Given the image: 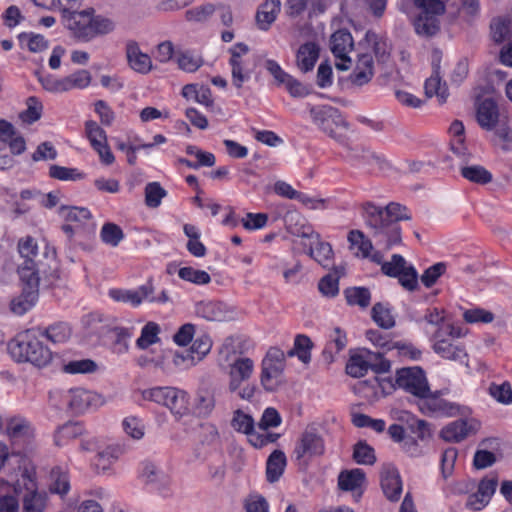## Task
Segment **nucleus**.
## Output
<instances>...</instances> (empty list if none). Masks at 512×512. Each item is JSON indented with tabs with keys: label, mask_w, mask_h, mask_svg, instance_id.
<instances>
[{
	"label": "nucleus",
	"mask_w": 512,
	"mask_h": 512,
	"mask_svg": "<svg viewBox=\"0 0 512 512\" xmlns=\"http://www.w3.org/2000/svg\"><path fill=\"white\" fill-rule=\"evenodd\" d=\"M370 236L375 244L385 250L399 244L401 238V220H410L406 207L391 202L385 208L367 202L362 205Z\"/></svg>",
	"instance_id": "obj_1"
},
{
	"label": "nucleus",
	"mask_w": 512,
	"mask_h": 512,
	"mask_svg": "<svg viewBox=\"0 0 512 512\" xmlns=\"http://www.w3.org/2000/svg\"><path fill=\"white\" fill-rule=\"evenodd\" d=\"M35 331H25L9 341L7 350L17 362H30L35 366H46L52 359L50 348L44 345Z\"/></svg>",
	"instance_id": "obj_2"
},
{
	"label": "nucleus",
	"mask_w": 512,
	"mask_h": 512,
	"mask_svg": "<svg viewBox=\"0 0 512 512\" xmlns=\"http://www.w3.org/2000/svg\"><path fill=\"white\" fill-rule=\"evenodd\" d=\"M414 4L421 10L414 22L417 34L434 36L440 29L438 16L445 13V3L442 0H414Z\"/></svg>",
	"instance_id": "obj_3"
},
{
	"label": "nucleus",
	"mask_w": 512,
	"mask_h": 512,
	"mask_svg": "<svg viewBox=\"0 0 512 512\" xmlns=\"http://www.w3.org/2000/svg\"><path fill=\"white\" fill-rule=\"evenodd\" d=\"M144 400L167 407L173 414L182 416L187 411V393L175 387H153L141 391Z\"/></svg>",
	"instance_id": "obj_4"
},
{
	"label": "nucleus",
	"mask_w": 512,
	"mask_h": 512,
	"mask_svg": "<svg viewBox=\"0 0 512 512\" xmlns=\"http://www.w3.org/2000/svg\"><path fill=\"white\" fill-rule=\"evenodd\" d=\"M18 274L23 285L22 293L12 299L10 309L14 314L21 316L30 310L38 299L40 276L35 275L33 269L28 267L19 269Z\"/></svg>",
	"instance_id": "obj_5"
},
{
	"label": "nucleus",
	"mask_w": 512,
	"mask_h": 512,
	"mask_svg": "<svg viewBox=\"0 0 512 512\" xmlns=\"http://www.w3.org/2000/svg\"><path fill=\"white\" fill-rule=\"evenodd\" d=\"M313 122L331 138L340 141L347 128L339 110L329 105L313 106L310 109Z\"/></svg>",
	"instance_id": "obj_6"
},
{
	"label": "nucleus",
	"mask_w": 512,
	"mask_h": 512,
	"mask_svg": "<svg viewBox=\"0 0 512 512\" xmlns=\"http://www.w3.org/2000/svg\"><path fill=\"white\" fill-rule=\"evenodd\" d=\"M285 355L278 348H270L262 360L261 384L266 391H275L283 383Z\"/></svg>",
	"instance_id": "obj_7"
},
{
	"label": "nucleus",
	"mask_w": 512,
	"mask_h": 512,
	"mask_svg": "<svg viewBox=\"0 0 512 512\" xmlns=\"http://www.w3.org/2000/svg\"><path fill=\"white\" fill-rule=\"evenodd\" d=\"M231 426L237 432L248 436V441L255 448H262L269 443H274L279 438L277 433H260L255 429L254 419L238 409L233 413Z\"/></svg>",
	"instance_id": "obj_8"
},
{
	"label": "nucleus",
	"mask_w": 512,
	"mask_h": 512,
	"mask_svg": "<svg viewBox=\"0 0 512 512\" xmlns=\"http://www.w3.org/2000/svg\"><path fill=\"white\" fill-rule=\"evenodd\" d=\"M395 385L417 398L426 396L429 392L427 378L420 367L398 369L395 377Z\"/></svg>",
	"instance_id": "obj_9"
},
{
	"label": "nucleus",
	"mask_w": 512,
	"mask_h": 512,
	"mask_svg": "<svg viewBox=\"0 0 512 512\" xmlns=\"http://www.w3.org/2000/svg\"><path fill=\"white\" fill-rule=\"evenodd\" d=\"M71 7L63 8L65 27L73 36L82 41L92 40V15L89 11H69Z\"/></svg>",
	"instance_id": "obj_10"
},
{
	"label": "nucleus",
	"mask_w": 512,
	"mask_h": 512,
	"mask_svg": "<svg viewBox=\"0 0 512 512\" xmlns=\"http://www.w3.org/2000/svg\"><path fill=\"white\" fill-rule=\"evenodd\" d=\"M325 445L321 434L315 428H306L296 443L294 454L297 460L324 454Z\"/></svg>",
	"instance_id": "obj_11"
},
{
	"label": "nucleus",
	"mask_w": 512,
	"mask_h": 512,
	"mask_svg": "<svg viewBox=\"0 0 512 512\" xmlns=\"http://www.w3.org/2000/svg\"><path fill=\"white\" fill-rule=\"evenodd\" d=\"M354 46L351 34L346 30H338L332 34L330 39V48L340 62L335 64L338 70L346 71L350 68L351 58L348 56Z\"/></svg>",
	"instance_id": "obj_12"
},
{
	"label": "nucleus",
	"mask_w": 512,
	"mask_h": 512,
	"mask_svg": "<svg viewBox=\"0 0 512 512\" xmlns=\"http://www.w3.org/2000/svg\"><path fill=\"white\" fill-rule=\"evenodd\" d=\"M231 54L229 64L231 66L232 83L240 89L243 83L251 76V71L246 67L243 56L249 52V48L244 43H237L229 49Z\"/></svg>",
	"instance_id": "obj_13"
},
{
	"label": "nucleus",
	"mask_w": 512,
	"mask_h": 512,
	"mask_svg": "<svg viewBox=\"0 0 512 512\" xmlns=\"http://www.w3.org/2000/svg\"><path fill=\"white\" fill-rule=\"evenodd\" d=\"M154 287L148 282L136 290L115 288L109 291V296L116 302L127 303L133 307L140 306L144 301H153Z\"/></svg>",
	"instance_id": "obj_14"
},
{
	"label": "nucleus",
	"mask_w": 512,
	"mask_h": 512,
	"mask_svg": "<svg viewBox=\"0 0 512 512\" xmlns=\"http://www.w3.org/2000/svg\"><path fill=\"white\" fill-rule=\"evenodd\" d=\"M18 251L24 262L19 266V269L24 267L32 268L35 275L46 274L47 270L45 264L38 259V247L35 239L31 236H26L18 241Z\"/></svg>",
	"instance_id": "obj_15"
},
{
	"label": "nucleus",
	"mask_w": 512,
	"mask_h": 512,
	"mask_svg": "<svg viewBox=\"0 0 512 512\" xmlns=\"http://www.w3.org/2000/svg\"><path fill=\"white\" fill-rule=\"evenodd\" d=\"M381 488L390 501H398L402 493V481L398 470L390 465H384L380 475Z\"/></svg>",
	"instance_id": "obj_16"
},
{
	"label": "nucleus",
	"mask_w": 512,
	"mask_h": 512,
	"mask_svg": "<svg viewBox=\"0 0 512 512\" xmlns=\"http://www.w3.org/2000/svg\"><path fill=\"white\" fill-rule=\"evenodd\" d=\"M374 75V62L372 55L367 52L357 54V60L354 70L349 76V81L358 87H361L372 79Z\"/></svg>",
	"instance_id": "obj_17"
},
{
	"label": "nucleus",
	"mask_w": 512,
	"mask_h": 512,
	"mask_svg": "<svg viewBox=\"0 0 512 512\" xmlns=\"http://www.w3.org/2000/svg\"><path fill=\"white\" fill-rule=\"evenodd\" d=\"M99 403L100 397L92 391L83 388H75L69 391L68 407L76 414L83 413L91 407H96Z\"/></svg>",
	"instance_id": "obj_18"
},
{
	"label": "nucleus",
	"mask_w": 512,
	"mask_h": 512,
	"mask_svg": "<svg viewBox=\"0 0 512 512\" xmlns=\"http://www.w3.org/2000/svg\"><path fill=\"white\" fill-rule=\"evenodd\" d=\"M129 67L137 73L147 74L152 69V61L148 54L140 50L139 44L129 40L125 46Z\"/></svg>",
	"instance_id": "obj_19"
},
{
	"label": "nucleus",
	"mask_w": 512,
	"mask_h": 512,
	"mask_svg": "<svg viewBox=\"0 0 512 512\" xmlns=\"http://www.w3.org/2000/svg\"><path fill=\"white\" fill-rule=\"evenodd\" d=\"M254 371V362L248 357H238L230 365L229 390L231 392L240 388L243 381H247Z\"/></svg>",
	"instance_id": "obj_20"
},
{
	"label": "nucleus",
	"mask_w": 512,
	"mask_h": 512,
	"mask_svg": "<svg viewBox=\"0 0 512 512\" xmlns=\"http://www.w3.org/2000/svg\"><path fill=\"white\" fill-rule=\"evenodd\" d=\"M198 316L208 321H226L232 318V311L222 302L200 301L195 306Z\"/></svg>",
	"instance_id": "obj_21"
},
{
	"label": "nucleus",
	"mask_w": 512,
	"mask_h": 512,
	"mask_svg": "<svg viewBox=\"0 0 512 512\" xmlns=\"http://www.w3.org/2000/svg\"><path fill=\"white\" fill-rule=\"evenodd\" d=\"M5 433L12 440H29L34 437V428L25 417L12 416L5 420Z\"/></svg>",
	"instance_id": "obj_22"
},
{
	"label": "nucleus",
	"mask_w": 512,
	"mask_h": 512,
	"mask_svg": "<svg viewBox=\"0 0 512 512\" xmlns=\"http://www.w3.org/2000/svg\"><path fill=\"white\" fill-rule=\"evenodd\" d=\"M418 407L424 414L438 413L441 415H454L456 408L436 394L429 392L426 396L419 397Z\"/></svg>",
	"instance_id": "obj_23"
},
{
	"label": "nucleus",
	"mask_w": 512,
	"mask_h": 512,
	"mask_svg": "<svg viewBox=\"0 0 512 512\" xmlns=\"http://www.w3.org/2000/svg\"><path fill=\"white\" fill-rule=\"evenodd\" d=\"M216 390L214 387H201L195 396L194 413L200 418H208L215 409Z\"/></svg>",
	"instance_id": "obj_24"
},
{
	"label": "nucleus",
	"mask_w": 512,
	"mask_h": 512,
	"mask_svg": "<svg viewBox=\"0 0 512 512\" xmlns=\"http://www.w3.org/2000/svg\"><path fill=\"white\" fill-rule=\"evenodd\" d=\"M439 62V57L432 61L433 73L425 82V94L429 98L436 96L440 103H444L448 97V89L446 83H441Z\"/></svg>",
	"instance_id": "obj_25"
},
{
	"label": "nucleus",
	"mask_w": 512,
	"mask_h": 512,
	"mask_svg": "<svg viewBox=\"0 0 512 512\" xmlns=\"http://www.w3.org/2000/svg\"><path fill=\"white\" fill-rule=\"evenodd\" d=\"M320 48L314 42L302 44L296 53V66L303 73L313 70L319 58Z\"/></svg>",
	"instance_id": "obj_26"
},
{
	"label": "nucleus",
	"mask_w": 512,
	"mask_h": 512,
	"mask_svg": "<svg viewBox=\"0 0 512 512\" xmlns=\"http://www.w3.org/2000/svg\"><path fill=\"white\" fill-rule=\"evenodd\" d=\"M280 0H266L262 3L256 13V22L261 30H268L271 24L276 20L280 12Z\"/></svg>",
	"instance_id": "obj_27"
},
{
	"label": "nucleus",
	"mask_w": 512,
	"mask_h": 512,
	"mask_svg": "<svg viewBox=\"0 0 512 512\" xmlns=\"http://www.w3.org/2000/svg\"><path fill=\"white\" fill-rule=\"evenodd\" d=\"M474 432L475 428L472 424H469L467 421L457 420L441 430V437L447 442H460Z\"/></svg>",
	"instance_id": "obj_28"
},
{
	"label": "nucleus",
	"mask_w": 512,
	"mask_h": 512,
	"mask_svg": "<svg viewBox=\"0 0 512 512\" xmlns=\"http://www.w3.org/2000/svg\"><path fill=\"white\" fill-rule=\"evenodd\" d=\"M497 120L498 109L496 103L490 98L484 99L477 108L479 125L486 130H491L495 127Z\"/></svg>",
	"instance_id": "obj_29"
},
{
	"label": "nucleus",
	"mask_w": 512,
	"mask_h": 512,
	"mask_svg": "<svg viewBox=\"0 0 512 512\" xmlns=\"http://www.w3.org/2000/svg\"><path fill=\"white\" fill-rule=\"evenodd\" d=\"M433 349L442 358L467 364L468 355L464 347L459 344L451 341H439L433 344Z\"/></svg>",
	"instance_id": "obj_30"
},
{
	"label": "nucleus",
	"mask_w": 512,
	"mask_h": 512,
	"mask_svg": "<svg viewBox=\"0 0 512 512\" xmlns=\"http://www.w3.org/2000/svg\"><path fill=\"white\" fill-rule=\"evenodd\" d=\"M286 456L281 450H274L267 459L266 476L271 483L276 482L284 472Z\"/></svg>",
	"instance_id": "obj_31"
},
{
	"label": "nucleus",
	"mask_w": 512,
	"mask_h": 512,
	"mask_svg": "<svg viewBox=\"0 0 512 512\" xmlns=\"http://www.w3.org/2000/svg\"><path fill=\"white\" fill-rule=\"evenodd\" d=\"M315 239L316 246L309 249V255L321 266L328 268L332 265L333 260L332 246L327 242L321 241L319 234H315Z\"/></svg>",
	"instance_id": "obj_32"
},
{
	"label": "nucleus",
	"mask_w": 512,
	"mask_h": 512,
	"mask_svg": "<svg viewBox=\"0 0 512 512\" xmlns=\"http://www.w3.org/2000/svg\"><path fill=\"white\" fill-rule=\"evenodd\" d=\"M84 432L79 422H67L57 429L54 435V442L57 446H65L69 440L81 436Z\"/></svg>",
	"instance_id": "obj_33"
},
{
	"label": "nucleus",
	"mask_w": 512,
	"mask_h": 512,
	"mask_svg": "<svg viewBox=\"0 0 512 512\" xmlns=\"http://www.w3.org/2000/svg\"><path fill=\"white\" fill-rule=\"evenodd\" d=\"M36 332L41 338H46L54 344L67 341L71 335V330L65 323H57L43 330L38 329Z\"/></svg>",
	"instance_id": "obj_34"
},
{
	"label": "nucleus",
	"mask_w": 512,
	"mask_h": 512,
	"mask_svg": "<svg viewBox=\"0 0 512 512\" xmlns=\"http://www.w3.org/2000/svg\"><path fill=\"white\" fill-rule=\"evenodd\" d=\"M365 480V473L361 469L342 471L338 477L339 488L345 491H352L360 487Z\"/></svg>",
	"instance_id": "obj_35"
},
{
	"label": "nucleus",
	"mask_w": 512,
	"mask_h": 512,
	"mask_svg": "<svg viewBox=\"0 0 512 512\" xmlns=\"http://www.w3.org/2000/svg\"><path fill=\"white\" fill-rule=\"evenodd\" d=\"M346 301L349 305H357L367 308L370 305L371 293L366 287H350L344 290Z\"/></svg>",
	"instance_id": "obj_36"
},
{
	"label": "nucleus",
	"mask_w": 512,
	"mask_h": 512,
	"mask_svg": "<svg viewBox=\"0 0 512 512\" xmlns=\"http://www.w3.org/2000/svg\"><path fill=\"white\" fill-rule=\"evenodd\" d=\"M50 478L49 490L51 493L58 494L61 497L68 493L70 490V480L66 472L55 468L51 471Z\"/></svg>",
	"instance_id": "obj_37"
},
{
	"label": "nucleus",
	"mask_w": 512,
	"mask_h": 512,
	"mask_svg": "<svg viewBox=\"0 0 512 512\" xmlns=\"http://www.w3.org/2000/svg\"><path fill=\"white\" fill-rule=\"evenodd\" d=\"M141 476L146 483L155 484L158 487H164L169 482L168 476L150 462L144 463Z\"/></svg>",
	"instance_id": "obj_38"
},
{
	"label": "nucleus",
	"mask_w": 512,
	"mask_h": 512,
	"mask_svg": "<svg viewBox=\"0 0 512 512\" xmlns=\"http://www.w3.org/2000/svg\"><path fill=\"white\" fill-rule=\"evenodd\" d=\"M59 213L66 222L74 223L76 227H80L91 218V213L86 208L62 206Z\"/></svg>",
	"instance_id": "obj_39"
},
{
	"label": "nucleus",
	"mask_w": 512,
	"mask_h": 512,
	"mask_svg": "<svg viewBox=\"0 0 512 512\" xmlns=\"http://www.w3.org/2000/svg\"><path fill=\"white\" fill-rule=\"evenodd\" d=\"M312 348V341L306 335H297L294 341V347L288 351L287 355L292 357L296 355L303 363L310 361V349Z\"/></svg>",
	"instance_id": "obj_40"
},
{
	"label": "nucleus",
	"mask_w": 512,
	"mask_h": 512,
	"mask_svg": "<svg viewBox=\"0 0 512 512\" xmlns=\"http://www.w3.org/2000/svg\"><path fill=\"white\" fill-rule=\"evenodd\" d=\"M461 174L465 179L481 185L492 181V174L480 165L462 167Z\"/></svg>",
	"instance_id": "obj_41"
},
{
	"label": "nucleus",
	"mask_w": 512,
	"mask_h": 512,
	"mask_svg": "<svg viewBox=\"0 0 512 512\" xmlns=\"http://www.w3.org/2000/svg\"><path fill=\"white\" fill-rule=\"evenodd\" d=\"M365 45L371 47L375 56L384 61L388 56V50L386 43L373 31H367L363 42L359 43V46Z\"/></svg>",
	"instance_id": "obj_42"
},
{
	"label": "nucleus",
	"mask_w": 512,
	"mask_h": 512,
	"mask_svg": "<svg viewBox=\"0 0 512 512\" xmlns=\"http://www.w3.org/2000/svg\"><path fill=\"white\" fill-rule=\"evenodd\" d=\"M101 240L111 246L117 247L124 238L123 230L115 223H105L100 231Z\"/></svg>",
	"instance_id": "obj_43"
},
{
	"label": "nucleus",
	"mask_w": 512,
	"mask_h": 512,
	"mask_svg": "<svg viewBox=\"0 0 512 512\" xmlns=\"http://www.w3.org/2000/svg\"><path fill=\"white\" fill-rule=\"evenodd\" d=\"M160 327L155 322H148L141 330V335L137 339L136 344L140 349H146L150 345L159 341L158 334Z\"/></svg>",
	"instance_id": "obj_44"
},
{
	"label": "nucleus",
	"mask_w": 512,
	"mask_h": 512,
	"mask_svg": "<svg viewBox=\"0 0 512 512\" xmlns=\"http://www.w3.org/2000/svg\"><path fill=\"white\" fill-rule=\"evenodd\" d=\"M85 131L91 146L95 148H103L107 143V136L105 131L98 125L97 122L89 120L85 123Z\"/></svg>",
	"instance_id": "obj_45"
},
{
	"label": "nucleus",
	"mask_w": 512,
	"mask_h": 512,
	"mask_svg": "<svg viewBox=\"0 0 512 512\" xmlns=\"http://www.w3.org/2000/svg\"><path fill=\"white\" fill-rule=\"evenodd\" d=\"M372 319L383 329H390L395 325L394 317L390 310L382 303H376L371 310Z\"/></svg>",
	"instance_id": "obj_46"
},
{
	"label": "nucleus",
	"mask_w": 512,
	"mask_h": 512,
	"mask_svg": "<svg viewBox=\"0 0 512 512\" xmlns=\"http://www.w3.org/2000/svg\"><path fill=\"white\" fill-rule=\"evenodd\" d=\"M353 459L362 465H373L376 462L374 449L364 441H359L354 446Z\"/></svg>",
	"instance_id": "obj_47"
},
{
	"label": "nucleus",
	"mask_w": 512,
	"mask_h": 512,
	"mask_svg": "<svg viewBox=\"0 0 512 512\" xmlns=\"http://www.w3.org/2000/svg\"><path fill=\"white\" fill-rule=\"evenodd\" d=\"M369 364V358L365 359L363 355H353L346 365V372L355 378L363 377L369 370Z\"/></svg>",
	"instance_id": "obj_48"
},
{
	"label": "nucleus",
	"mask_w": 512,
	"mask_h": 512,
	"mask_svg": "<svg viewBox=\"0 0 512 512\" xmlns=\"http://www.w3.org/2000/svg\"><path fill=\"white\" fill-rule=\"evenodd\" d=\"M489 394L499 403L504 405L512 404V386L505 381L502 384L492 383L489 387Z\"/></svg>",
	"instance_id": "obj_49"
},
{
	"label": "nucleus",
	"mask_w": 512,
	"mask_h": 512,
	"mask_svg": "<svg viewBox=\"0 0 512 512\" xmlns=\"http://www.w3.org/2000/svg\"><path fill=\"white\" fill-rule=\"evenodd\" d=\"M463 319L469 324L484 323L488 324L494 321L495 316L491 311L476 307L468 309L463 313Z\"/></svg>",
	"instance_id": "obj_50"
},
{
	"label": "nucleus",
	"mask_w": 512,
	"mask_h": 512,
	"mask_svg": "<svg viewBox=\"0 0 512 512\" xmlns=\"http://www.w3.org/2000/svg\"><path fill=\"white\" fill-rule=\"evenodd\" d=\"M348 240L352 246L358 247V251L361 253L363 258L369 257L373 250V244L370 239L365 238L363 232L359 230L350 231L348 234Z\"/></svg>",
	"instance_id": "obj_51"
},
{
	"label": "nucleus",
	"mask_w": 512,
	"mask_h": 512,
	"mask_svg": "<svg viewBox=\"0 0 512 512\" xmlns=\"http://www.w3.org/2000/svg\"><path fill=\"white\" fill-rule=\"evenodd\" d=\"M178 275L181 279L198 285L208 284L211 281V277L206 271L197 270L193 267L180 268Z\"/></svg>",
	"instance_id": "obj_52"
},
{
	"label": "nucleus",
	"mask_w": 512,
	"mask_h": 512,
	"mask_svg": "<svg viewBox=\"0 0 512 512\" xmlns=\"http://www.w3.org/2000/svg\"><path fill=\"white\" fill-rule=\"evenodd\" d=\"M49 176L62 181H75L84 178V174L76 168H67L59 165L50 166Z\"/></svg>",
	"instance_id": "obj_53"
},
{
	"label": "nucleus",
	"mask_w": 512,
	"mask_h": 512,
	"mask_svg": "<svg viewBox=\"0 0 512 512\" xmlns=\"http://www.w3.org/2000/svg\"><path fill=\"white\" fill-rule=\"evenodd\" d=\"M166 191L157 182L148 183L145 187V203L148 207L156 208L161 204Z\"/></svg>",
	"instance_id": "obj_54"
},
{
	"label": "nucleus",
	"mask_w": 512,
	"mask_h": 512,
	"mask_svg": "<svg viewBox=\"0 0 512 512\" xmlns=\"http://www.w3.org/2000/svg\"><path fill=\"white\" fill-rule=\"evenodd\" d=\"M491 37L495 43H502L510 37L509 21L496 18L490 24Z\"/></svg>",
	"instance_id": "obj_55"
},
{
	"label": "nucleus",
	"mask_w": 512,
	"mask_h": 512,
	"mask_svg": "<svg viewBox=\"0 0 512 512\" xmlns=\"http://www.w3.org/2000/svg\"><path fill=\"white\" fill-rule=\"evenodd\" d=\"M91 80L92 76L88 70H78L73 74L66 76L67 91L74 88L84 89L90 85Z\"/></svg>",
	"instance_id": "obj_56"
},
{
	"label": "nucleus",
	"mask_w": 512,
	"mask_h": 512,
	"mask_svg": "<svg viewBox=\"0 0 512 512\" xmlns=\"http://www.w3.org/2000/svg\"><path fill=\"white\" fill-rule=\"evenodd\" d=\"M45 498L36 491H30L23 498V512H43Z\"/></svg>",
	"instance_id": "obj_57"
},
{
	"label": "nucleus",
	"mask_w": 512,
	"mask_h": 512,
	"mask_svg": "<svg viewBox=\"0 0 512 512\" xmlns=\"http://www.w3.org/2000/svg\"><path fill=\"white\" fill-rule=\"evenodd\" d=\"M447 336H449L452 339L462 337V328L459 326H455L453 323L450 322L437 327L436 331L433 334L434 343H438L439 341H450L449 339L446 338Z\"/></svg>",
	"instance_id": "obj_58"
},
{
	"label": "nucleus",
	"mask_w": 512,
	"mask_h": 512,
	"mask_svg": "<svg viewBox=\"0 0 512 512\" xmlns=\"http://www.w3.org/2000/svg\"><path fill=\"white\" fill-rule=\"evenodd\" d=\"M281 423V417L276 409L267 408L263 412L260 421L257 424L260 433H268L269 428L277 427Z\"/></svg>",
	"instance_id": "obj_59"
},
{
	"label": "nucleus",
	"mask_w": 512,
	"mask_h": 512,
	"mask_svg": "<svg viewBox=\"0 0 512 512\" xmlns=\"http://www.w3.org/2000/svg\"><path fill=\"white\" fill-rule=\"evenodd\" d=\"M446 271V264L443 262L436 263L427 268L421 275L420 279L426 288L432 287L439 277Z\"/></svg>",
	"instance_id": "obj_60"
},
{
	"label": "nucleus",
	"mask_w": 512,
	"mask_h": 512,
	"mask_svg": "<svg viewBox=\"0 0 512 512\" xmlns=\"http://www.w3.org/2000/svg\"><path fill=\"white\" fill-rule=\"evenodd\" d=\"M318 289L325 297H335L339 293L338 277H334L332 274L325 275L320 279Z\"/></svg>",
	"instance_id": "obj_61"
},
{
	"label": "nucleus",
	"mask_w": 512,
	"mask_h": 512,
	"mask_svg": "<svg viewBox=\"0 0 512 512\" xmlns=\"http://www.w3.org/2000/svg\"><path fill=\"white\" fill-rule=\"evenodd\" d=\"M42 104L36 97L27 99V109L20 114V118L27 123H33L40 119Z\"/></svg>",
	"instance_id": "obj_62"
},
{
	"label": "nucleus",
	"mask_w": 512,
	"mask_h": 512,
	"mask_svg": "<svg viewBox=\"0 0 512 512\" xmlns=\"http://www.w3.org/2000/svg\"><path fill=\"white\" fill-rule=\"evenodd\" d=\"M177 63L180 69L186 72H195L202 66L203 60L190 52H182L177 57Z\"/></svg>",
	"instance_id": "obj_63"
},
{
	"label": "nucleus",
	"mask_w": 512,
	"mask_h": 512,
	"mask_svg": "<svg viewBox=\"0 0 512 512\" xmlns=\"http://www.w3.org/2000/svg\"><path fill=\"white\" fill-rule=\"evenodd\" d=\"M116 28L115 22L106 17H92V39L97 35H106L113 32Z\"/></svg>",
	"instance_id": "obj_64"
}]
</instances>
